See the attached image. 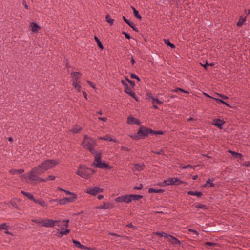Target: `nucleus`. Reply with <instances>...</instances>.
Masks as SVG:
<instances>
[{"label": "nucleus", "instance_id": "f257e3e1", "mask_svg": "<svg viewBox=\"0 0 250 250\" xmlns=\"http://www.w3.org/2000/svg\"><path fill=\"white\" fill-rule=\"evenodd\" d=\"M58 164V162L54 160L48 159L44 161L31 170L28 173V179L30 181H45L46 180L39 177L38 175L44 173Z\"/></svg>", "mask_w": 250, "mask_h": 250}, {"label": "nucleus", "instance_id": "f03ea898", "mask_svg": "<svg viewBox=\"0 0 250 250\" xmlns=\"http://www.w3.org/2000/svg\"><path fill=\"white\" fill-rule=\"evenodd\" d=\"M151 132H153L152 129L141 126L140 127L137 133L134 135H130V137L134 140H138L142 138H144L149 134L151 135Z\"/></svg>", "mask_w": 250, "mask_h": 250}, {"label": "nucleus", "instance_id": "7ed1b4c3", "mask_svg": "<svg viewBox=\"0 0 250 250\" xmlns=\"http://www.w3.org/2000/svg\"><path fill=\"white\" fill-rule=\"evenodd\" d=\"M83 147L88 149L93 154L97 153L94 151V147L96 146L95 141L92 138L89 137L87 135L84 136L83 141L82 143Z\"/></svg>", "mask_w": 250, "mask_h": 250}, {"label": "nucleus", "instance_id": "20e7f679", "mask_svg": "<svg viewBox=\"0 0 250 250\" xmlns=\"http://www.w3.org/2000/svg\"><path fill=\"white\" fill-rule=\"evenodd\" d=\"M92 166L96 167L108 169L110 168V167L106 163L101 161V156L100 153H97L95 154V158Z\"/></svg>", "mask_w": 250, "mask_h": 250}, {"label": "nucleus", "instance_id": "39448f33", "mask_svg": "<svg viewBox=\"0 0 250 250\" xmlns=\"http://www.w3.org/2000/svg\"><path fill=\"white\" fill-rule=\"evenodd\" d=\"M89 168L83 165H80L76 174L82 178L88 179L89 177Z\"/></svg>", "mask_w": 250, "mask_h": 250}, {"label": "nucleus", "instance_id": "423d86ee", "mask_svg": "<svg viewBox=\"0 0 250 250\" xmlns=\"http://www.w3.org/2000/svg\"><path fill=\"white\" fill-rule=\"evenodd\" d=\"M183 182L181 181L178 178H169L167 179L164 181V182L161 184V186L164 185H179V184L182 183Z\"/></svg>", "mask_w": 250, "mask_h": 250}, {"label": "nucleus", "instance_id": "0eeeda50", "mask_svg": "<svg viewBox=\"0 0 250 250\" xmlns=\"http://www.w3.org/2000/svg\"><path fill=\"white\" fill-rule=\"evenodd\" d=\"M103 191V189L99 188L98 187H94L93 188L86 189L85 192L92 195H96L98 193H101Z\"/></svg>", "mask_w": 250, "mask_h": 250}, {"label": "nucleus", "instance_id": "6e6552de", "mask_svg": "<svg viewBox=\"0 0 250 250\" xmlns=\"http://www.w3.org/2000/svg\"><path fill=\"white\" fill-rule=\"evenodd\" d=\"M115 201L117 202H125L126 203H129L131 202L130 195H125L118 197L115 199Z\"/></svg>", "mask_w": 250, "mask_h": 250}, {"label": "nucleus", "instance_id": "1a4fd4ad", "mask_svg": "<svg viewBox=\"0 0 250 250\" xmlns=\"http://www.w3.org/2000/svg\"><path fill=\"white\" fill-rule=\"evenodd\" d=\"M55 225V221L52 219H42V226L45 227H53Z\"/></svg>", "mask_w": 250, "mask_h": 250}, {"label": "nucleus", "instance_id": "9d476101", "mask_svg": "<svg viewBox=\"0 0 250 250\" xmlns=\"http://www.w3.org/2000/svg\"><path fill=\"white\" fill-rule=\"evenodd\" d=\"M225 123V122L220 119H215L213 120L212 124L215 126H217L219 129H222V126Z\"/></svg>", "mask_w": 250, "mask_h": 250}, {"label": "nucleus", "instance_id": "9b49d317", "mask_svg": "<svg viewBox=\"0 0 250 250\" xmlns=\"http://www.w3.org/2000/svg\"><path fill=\"white\" fill-rule=\"evenodd\" d=\"M127 123L128 124L137 125H140L141 124V122L139 119L133 117H128L127 118Z\"/></svg>", "mask_w": 250, "mask_h": 250}, {"label": "nucleus", "instance_id": "f8f14e48", "mask_svg": "<svg viewBox=\"0 0 250 250\" xmlns=\"http://www.w3.org/2000/svg\"><path fill=\"white\" fill-rule=\"evenodd\" d=\"M113 207V205L110 203H104L103 205H101L96 208L100 209H111Z\"/></svg>", "mask_w": 250, "mask_h": 250}, {"label": "nucleus", "instance_id": "ddd939ff", "mask_svg": "<svg viewBox=\"0 0 250 250\" xmlns=\"http://www.w3.org/2000/svg\"><path fill=\"white\" fill-rule=\"evenodd\" d=\"M169 236V238L168 239V241L171 242L173 245H179V246H180L181 245V242L178 239H177L176 237L171 235H168Z\"/></svg>", "mask_w": 250, "mask_h": 250}, {"label": "nucleus", "instance_id": "4468645a", "mask_svg": "<svg viewBox=\"0 0 250 250\" xmlns=\"http://www.w3.org/2000/svg\"><path fill=\"white\" fill-rule=\"evenodd\" d=\"M30 27L31 30L33 32H37L41 29V27L37 23L34 22H32L30 24Z\"/></svg>", "mask_w": 250, "mask_h": 250}, {"label": "nucleus", "instance_id": "2eb2a0df", "mask_svg": "<svg viewBox=\"0 0 250 250\" xmlns=\"http://www.w3.org/2000/svg\"><path fill=\"white\" fill-rule=\"evenodd\" d=\"M71 75L72 77L73 81L77 82L78 79L80 78L81 74L78 72H73L71 73Z\"/></svg>", "mask_w": 250, "mask_h": 250}, {"label": "nucleus", "instance_id": "dca6fc26", "mask_svg": "<svg viewBox=\"0 0 250 250\" xmlns=\"http://www.w3.org/2000/svg\"><path fill=\"white\" fill-rule=\"evenodd\" d=\"M72 242L74 244L76 245L77 247H78L81 249H88V248L87 247L82 245L79 241H78L77 240L73 239L72 240Z\"/></svg>", "mask_w": 250, "mask_h": 250}, {"label": "nucleus", "instance_id": "f3484780", "mask_svg": "<svg viewBox=\"0 0 250 250\" xmlns=\"http://www.w3.org/2000/svg\"><path fill=\"white\" fill-rule=\"evenodd\" d=\"M188 194L190 195L196 196L198 197H200L203 195V193L200 191H188Z\"/></svg>", "mask_w": 250, "mask_h": 250}, {"label": "nucleus", "instance_id": "a211bd4d", "mask_svg": "<svg viewBox=\"0 0 250 250\" xmlns=\"http://www.w3.org/2000/svg\"><path fill=\"white\" fill-rule=\"evenodd\" d=\"M130 196L131 201L132 200L139 201L143 197V196L141 195L130 194Z\"/></svg>", "mask_w": 250, "mask_h": 250}, {"label": "nucleus", "instance_id": "6ab92c4d", "mask_svg": "<svg viewBox=\"0 0 250 250\" xmlns=\"http://www.w3.org/2000/svg\"><path fill=\"white\" fill-rule=\"evenodd\" d=\"M33 201L39 205H40L42 207H45L46 206V203L42 199H35L34 198V200Z\"/></svg>", "mask_w": 250, "mask_h": 250}, {"label": "nucleus", "instance_id": "aec40b11", "mask_svg": "<svg viewBox=\"0 0 250 250\" xmlns=\"http://www.w3.org/2000/svg\"><path fill=\"white\" fill-rule=\"evenodd\" d=\"M21 193L31 200L33 201L34 200L35 198L34 197L33 195L30 193L24 191H21Z\"/></svg>", "mask_w": 250, "mask_h": 250}, {"label": "nucleus", "instance_id": "412c9836", "mask_svg": "<svg viewBox=\"0 0 250 250\" xmlns=\"http://www.w3.org/2000/svg\"><path fill=\"white\" fill-rule=\"evenodd\" d=\"M71 196L69 197H65L66 200L68 202H73L75 201V200L77 199V196L75 194H72L71 195H70Z\"/></svg>", "mask_w": 250, "mask_h": 250}, {"label": "nucleus", "instance_id": "4be33fe9", "mask_svg": "<svg viewBox=\"0 0 250 250\" xmlns=\"http://www.w3.org/2000/svg\"><path fill=\"white\" fill-rule=\"evenodd\" d=\"M153 234L155 235H158L160 237H164L165 238H169V236L168 234L164 232H153Z\"/></svg>", "mask_w": 250, "mask_h": 250}, {"label": "nucleus", "instance_id": "5701e85b", "mask_svg": "<svg viewBox=\"0 0 250 250\" xmlns=\"http://www.w3.org/2000/svg\"><path fill=\"white\" fill-rule=\"evenodd\" d=\"M164 191L163 189H156L153 188H150L148 189V193H162Z\"/></svg>", "mask_w": 250, "mask_h": 250}, {"label": "nucleus", "instance_id": "b1692460", "mask_svg": "<svg viewBox=\"0 0 250 250\" xmlns=\"http://www.w3.org/2000/svg\"><path fill=\"white\" fill-rule=\"evenodd\" d=\"M131 8L133 10L134 16L136 18H137L139 20H141L142 16L139 14V12L134 7H133L132 6L131 7Z\"/></svg>", "mask_w": 250, "mask_h": 250}, {"label": "nucleus", "instance_id": "393cba45", "mask_svg": "<svg viewBox=\"0 0 250 250\" xmlns=\"http://www.w3.org/2000/svg\"><path fill=\"white\" fill-rule=\"evenodd\" d=\"M213 180L209 179L206 181V183L203 185V187H206L208 184V188H212L214 186V184L212 183Z\"/></svg>", "mask_w": 250, "mask_h": 250}, {"label": "nucleus", "instance_id": "a878e982", "mask_svg": "<svg viewBox=\"0 0 250 250\" xmlns=\"http://www.w3.org/2000/svg\"><path fill=\"white\" fill-rule=\"evenodd\" d=\"M126 23L135 32H139L138 28H137L135 26V24L133 23L130 22L129 20Z\"/></svg>", "mask_w": 250, "mask_h": 250}, {"label": "nucleus", "instance_id": "bb28decb", "mask_svg": "<svg viewBox=\"0 0 250 250\" xmlns=\"http://www.w3.org/2000/svg\"><path fill=\"white\" fill-rule=\"evenodd\" d=\"M106 21L110 25L113 24L114 19H112L109 15H106L105 16Z\"/></svg>", "mask_w": 250, "mask_h": 250}, {"label": "nucleus", "instance_id": "cd10ccee", "mask_svg": "<svg viewBox=\"0 0 250 250\" xmlns=\"http://www.w3.org/2000/svg\"><path fill=\"white\" fill-rule=\"evenodd\" d=\"M81 130L82 128L80 126H79V125H76L71 130V131L73 133L75 134L78 133Z\"/></svg>", "mask_w": 250, "mask_h": 250}, {"label": "nucleus", "instance_id": "c85d7f7f", "mask_svg": "<svg viewBox=\"0 0 250 250\" xmlns=\"http://www.w3.org/2000/svg\"><path fill=\"white\" fill-rule=\"evenodd\" d=\"M164 42L165 44H166L167 46L170 47L171 48L174 49L175 48V46L174 45V44L170 43L169 40L164 39Z\"/></svg>", "mask_w": 250, "mask_h": 250}, {"label": "nucleus", "instance_id": "c756f323", "mask_svg": "<svg viewBox=\"0 0 250 250\" xmlns=\"http://www.w3.org/2000/svg\"><path fill=\"white\" fill-rule=\"evenodd\" d=\"M94 39H95V40L96 41L99 47L101 49H103L104 47H103L101 41H100L99 39L96 36H95L94 37Z\"/></svg>", "mask_w": 250, "mask_h": 250}, {"label": "nucleus", "instance_id": "7c9ffc66", "mask_svg": "<svg viewBox=\"0 0 250 250\" xmlns=\"http://www.w3.org/2000/svg\"><path fill=\"white\" fill-rule=\"evenodd\" d=\"M246 21V17L244 18H240L239 19V21H238V22L237 23V25L238 26H242L244 24V23Z\"/></svg>", "mask_w": 250, "mask_h": 250}, {"label": "nucleus", "instance_id": "2f4dec72", "mask_svg": "<svg viewBox=\"0 0 250 250\" xmlns=\"http://www.w3.org/2000/svg\"><path fill=\"white\" fill-rule=\"evenodd\" d=\"M100 139L108 141H114V142L116 141L115 140H114L113 139H112L111 137H110L108 135H106L104 137H101L100 138Z\"/></svg>", "mask_w": 250, "mask_h": 250}, {"label": "nucleus", "instance_id": "473e14b6", "mask_svg": "<svg viewBox=\"0 0 250 250\" xmlns=\"http://www.w3.org/2000/svg\"><path fill=\"white\" fill-rule=\"evenodd\" d=\"M229 152L230 153L232 154V155L235 158H238L239 157L242 156V155L240 153L235 152L232 150H229Z\"/></svg>", "mask_w": 250, "mask_h": 250}, {"label": "nucleus", "instance_id": "72a5a7b5", "mask_svg": "<svg viewBox=\"0 0 250 250\" xmlns=\"http://www.w3.org/2000/svg\"><path fill=\"white\" fill-rule=\"evenodd\" d=\"M70 231V230L69 229H66L65 230H64L63 228H61V233L64 234V235H67Z\"/></svg>", "mask_w": 250, "mask_h": 250}, {"label": "nucleus", "instance_id": "f704fd0d", "mask_svg": "<svg viewBox=\"0 0 250 250\" xmlns=\"http://www.w3.org/2000/svg\"><path fill=\"white\" fill-rule=\"evenodd\" d=\"M152 103H156L158 104H163V102L159 100L158 98L154 97L152 99Z\"/></svg>", "mask_w": 250, "mask_h": 250}, {"label": "nucleus", "instance_id": "c9c22d12", "mask_svg": "<svg viewBox=\"0 0 250 250\" xmlns=\"http://www.w3.org/2000/svg\"><path fill=\"white\" fill-rule=\"evenodd\" d=\"M213 99H214L217 103H222L223 104H226L228 106H230V105L229 104L227 103L226 102H225V101H223L221 99H220L218 98H213Z\"/></svg>", "mask_w": 250, "mask_h": 250}, {"label": "nucleus", "instance_id": "e433bc0d", "mask_svg": "<svg viewBox=\"0 0 250 250\" xmlns=\"http://www.w3.org/2000/svg\"><path fill=\"white\" fill-rule=\"evenodd\" d=\"M67 203H68V202L66 200V198H65V197L64 198L60 199V200H59V201H58V204H59L60 205H64V204H66Z\"/></svg>", "mask_w": 250, "mask_h": 250}, {"label": "nucleus", "instance_id": "4c0bfd02", "mask_svg": "<svg viewBox=\"0 0 250 250\" xmlns=\"http://www.w3.org/2000/svg\"><path fill=\"white\" fill-rule=\"evenodd\" d=\"M134 166L135 168L138 171H141L143 169V167L140 164H136Z\"/></svg>", "mask_w": 250, "mask_h": 250}, {"label": "nucleus", "instance_id": "58836bf2", "mask_svg": "<svg viewBox=\"0 0 250 250\" xmlns=\"http://www.w3.org/2000/svg\"><path fill=\"white\" fill-rule=\"evenodd\" d=\"M196 208H201V209H207V206L205 205H203V204H198L196 206Z\"/></svg>", "mask_w": 250, "mask_h": 250}, {"label": "nucleus", "instance_id": "ea45409f", "mask_svg": "<svg viewBox=\"0 0 250 250\" xmlns=\"http://www.w3.org/2000/svg\"><path fill=\"white\" fill-rule=\"evenodd\" d=\"M7 224L6 223H4L0 224V230L1 229H7Z\"/></svg>", "mask_w": 250, "mask_h": 250}, {"label": "nucleus", "instance_id": "a19ab883", "mask_svg": "<svg viewBox=\"0 0 250 250\" xmlns=\"http://www.w3.org/2000/svg\"><path fill=\"white\" fill-rule=\"evenodd\" d=\"M175 92H178L179 91H181L184 93H188V92L184 90L183 89H181L180 88H177L175 90H173Z\"/></svg>", "mask_w": 250, "mask_h": 250}, {"label": "nucleus", "instance_id": "79ce46f5", "mask_svg": "<svg viewBox=\"0 0 250 250\" xmlns=\"http://www.w3.org/2000/svg\"><path fill=\"white\" fill-rule=\"evenodd\" d=\"M126 80L130 84V85L132 87H134L135 86V83L134 81L129 80L127 77L125 78Z\"/></svg>", "mask_w": 250, "mask_h": 250}, {"label": "nucleus", "instance_id": "37998d69", "mask_svg": "<svg viewBox=\"0 0 250 250\" xmlns=\"http://www.w3.org/2000/svg\"><path fill=\"white\" fill-rule=\"evenodd\" d=\"M46 180L44 182H46L48 180H54L55 179V176L53 175H49L46 179H44Z\"/></svg>", "mask_w": 250, "mask_h": 250}, {"label": "nucleus", "instance_id": "c03bdc74", "mask_svg": "<svg viewBox=\"0 0 250 250\" xmlns=\"http://www.w3.org/2000/svg\"><path fill=\"white\" fill-rule=\"evenodd\" d=\"M54 221H55V224H56V225L58 227H61L63 225L62 221H61L60 220H54Z\"/></svg>", "mask_w": 250, "mask_h": 250}, {"label": "nucleus", "instance_id": "a18cd8bd", "mask_svg": "<svg viewBox=\"0 0 250 250\" xmlns=\"http://www.w3.org/2000/svg\"><path fill=\"white\" fill-rule=\"evenodd\" d=\"M132 79H137L138 81H140V79L135 74L131 73L130 74Z\"/></svg>", "mask_w": 250, "mask_h": 250}, {"label": "nucleus", "instance_id": "49530a36", "mask_svg": "<svg viewBox=\"0 0 250 250\" xmlns=\"http://www.w3.org/2000/svg\"><path fill=\"white\" fill-rule=\"evenodd\" d=\"M163 134V132L162 131H154L151 132V135Z\"/></svg>", "mask_w": 250, "mask_h": 250}, {"label": "nucleus", "instance_id": "de8ad7c7", "mask_svg": "<svg viewBox=\"0 0 250 250\" xmlns=\"http://www.w3.org/2000/svg\"><path fill=\"white\" fill-rule=\"evenodd\" d=\"M205 245L209 246H215L217 245V244L215 243L208 242L205 243Z\"/></svg>", "mask_w": 250, "mask_h": 250}, {"label": "nucleus", "instance_id": "09e8293b", "mask_svg": "<svg viewBox=\"0 0 250 250\" xmlns=\"http://www.w3.org/2000/svg\"><path fill=\"white\" fill-rule=\"evenodd\" d=\"M32 221L33 222H35L37 224H42V219H41V220H36V219H32Z\"/></svg>", "mask_w": 250, "mask_h": 250}, {"label": "nucleus", "instance_id": "8fccbe9b", "mask_svg": "<svg viewBox=\"0 0 250 250\" xmlns=\"http://www.w3.org/2000/svg\"><path fill=\"white\" fill-rule=\"evenodd\" d=\"M128 94H129L130 96H131L132 97L135 98L136 100V94L135 93L133 92V91H130V92H128Z\"/></svg>", "mask_w": 250, "mask_h": 250}, {"label": "nucleus", "instance_id": "3c124183", "mask_svg": "<svg viewBox=\"0 0 250 250\" xmlns=\"http://www.w3.org/2000/svg\"><path fill=\"white\" fill-rule=\"evenodd\" d=\"M122 34L125 36V37L126 39H130L131 37H130V35L129 34H128L127 33H126V32L123 31Z\"/></svg>", "mask_w": 250, "mask_h": 250}, {"label": "nucleus", "instance_id": "603ef678", "mask_svg": "<svg viewBox=\"0 0 250 250\" xmlns=\"http://www.w3.org/2000/svg\"><path fill=\"white\" fill-rule=\"evenodd\" d=\"M143 188V185L142 184H140L139 186H135L134 187V189L135 190H141Z\"/></svg>", "mask_w": 250, "mask_h": 250}, {"label": "nucleus", "instance_id": "864d4df0", "mask_svg": "<svg viewBox=\"0 0 250 250\" xmlns=\"http://www.w3.org/2000/svg\"><path fill=\"white\" fill-rule=\"evenodd\" d=\"M214 64L213 63H208L207 62H206V63L205 64V65H203V67L207 69V66H214Z\"/></svg>", "mask_w": 250, "mask_h": 250}, {"label": "nucleus", "instance_id": "5fc2aeb1", "mask_svg": "<svg viewBox=\"0 0 250 250\" xmlns=\"http://www.w3.org/2000/svg\"><path fill=\"white\" fill-rule=\"evenodd\" d=\"M121 82L122 83V84L124 86V87H126L127 88V86H128L127 83H126L125 80H122L121 81Z\"/></svg>", "mask_w": 250, "mask_h": 250}, {"label": "nucleus", "instance_id": "6e6d98bb", "mask_svg": "<svg viewBox=\"0 0 250 250\" xmlns=\"http://www.w3.org/2000/svg\"><path fill=\"white\" fill-rule=\"evenodd\" d=\"M10 204H11V205L14 207V208H18V205L17 204V203L15 201H11L10 202Z\"/></svg>", "mask_w": 250, "mask_h": 250}, {"label": "nucleus", "instance_id": "4d7b16f0", "mask_svg": "<svg viewBox=\"0 0 250 250\" xmlns=\"http://www.w3.org/2000/svg\"><path fill=\"white\" fill-rule=\"evenodd\" d=\"M9 173L12 175H15L17 174V169H12L9 171Z\"/></svg>", "mask_w": 250, "mask_h": 250}, {"label": "nucleus", "instance_id": "13d9d810", "mask_svg": "<svg viewBox=\"0 0 250 250\" xmlns=\"http://www.w3.org/2000/svg\"><path fill=\"white\" fill-rule=\"evenodd\" d=\"M155 154H164V150L163 149H160V150H159L158 151H155V152H153Z\"/></svg>", "mask_w": 250, "mask_h": 250}, {"label": "nucleus", "instance_id": "bf43d9fd", "mask_svg": "<svg viewBox=\"0 0 250 250\" xmlns=\"http://www.w3.org/2000/svg\"><path fill=\"white\" fill-rule=\"evenodd\" d=\"M130 91H131V89L128 86H127V88L126 87H125V92L126 93H128V92H130Z\"/></svg>", "mask_w": 250, "mask_h": 250}, {"label": "nucleus", "instance_id": "052dcab7", "mask_svg": "<svg viewBox=\"0 0 250 250\" xmlns=\"http://www.w3.org/2000/svg\"><path fill=\"white\" fill-rule=\"evenodd\" d=\"M189 231L190 232H192L193 233H194L195 234H196L197 235H198L199 234V233L196 230H194L193 229H189Z\"/></svg>", "mask_w": 250, "mask_h": 250}, {"label": "nucleus", "instance_id": "680f3d73", "mask_svg": "<svg viewBox=\"0 0 250 250\" xmlns=\"http://www.w3.org/2000/svg\"><path fill=\"white\" fill-rule=\"evenodd\" d=\"M57 230H58V232H57V235L59 237H60V238L62 237L64 235V234H61V231H59V229H57Z\"/></svg>", "mask_w": 250, "mask_h": 250}, {"label": "nucleus", "instance_id": "e2e57ef3", "mask_svg": "<svg viewBox=\"0 0 250 250\" xmlns=\"http://www.w3.org/2000/svg\"><path fill=\"white\" fill-rule=\"evenodd\" d=\"M17 174H21L24 172V170L23 169H17Z\"/></svg>", "mask_w": 250, "mask_h": 250}, {"label": "nucleus", "instance_id": "0e129e2a", "mask_svg": "<svg viewBox=\"0 0 250 250\" xmlns=\"http://www.w3.org/2000/svg\"><path fill=\"white\" fill-rule=\"evenodd\" d=\"M77 82H76L75 81H73V83H72V85L73 86L75 87V88H77L78 85V84L77 83Z\"/></svg>", "mask_w": 250, "mask_h": 250}, {"label": "nucleus", "instance_id": "69168bd1", "mask_svg": "<svg viewBox=\"0 0 250 250\" xmlns=\"http://www.w3.org/2000/svg\"><path fill=\"white\" fill-rule=\"evenodd\" d=\"M87 83H88V84L90 86H91V87H93V88H95V87H94V85L93 83L92 82L89 81H87Z\"/></svg>", "mask_w": 250, "mask_h": 250}, {"label": "nucleus", "instance_id": "338daca9", "mask_svg": "<svg viewBox=\"0 0 250 250\" xmlns=\"http://www.w3.org/2000/svg\"><path fill=\"white\" fill-rule=\"evenodd\" d=\"M98 119L102 120L104 122H106L107 121V118L106 117H99Z\"/></svg>", "mask_w": 250, "mask_h": 250}, {"label": "nucleus", "instance_id": "774afa93", "mask_svg": "<svg viewBox=\"0 0 250 250\" xmlns=\"http://www.w3.org/2000/svg\"><path fill=\"white\" fill-rule=\"evenodd\" d=\"M192 166L191 165H188L185 166L183 167V168L184 169H187L188 168H192Z\"/></svg>", "mask_w": 250, "mask_h": 250}]
</instances>
